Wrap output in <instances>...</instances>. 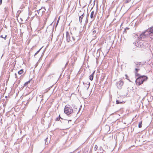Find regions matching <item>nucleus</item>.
<instances>
[{"label":"nucleus","instance_id":"1","mask_svg":"<svg viewBox=\"0 0 153 153\" xmlns=\"http://www.w3.org/2000/svg\"><path fill=\"white\" fill-rule=\"evenodd\" d=\"M147 78V77L145 76H140L136 80V84L138 85H140L144 81L146 80Z\"/></svg>","mask_w":153,"mask_h":153},{"label":"nucleus","instance_id":"2","mask_svg":"<svg viewBox=\"0 0 153 153\" xmlns=\"http://www.w3.org/2000/svg\"><path fill=\"white\" fill-rule=\"evenodd\" d=\"M66 40L68 42H72V44H73L75 43V41L72 35V33L71 32L70 33H69L68 32H66Z\"/></svg>","mask_w":153,"mask_h":153},{"label":"nucleus","instance_id":"3","mask_svg":"<svg viewBox=\"0 0 153 153\" xmlns=\"http://www.w3.org/2000/svg\"><path fill=\"white\" fill-rule=\"evenodd\" d=\"M148 45V43L143 41H138L135 44L136 46L141 48H145Z\"/></svg>","mask_w":153,"mask_h":153},{"label":"nucleus","instance_id":"4","mask_svg":"<svg viewBox=\"0 0 153 153\" xmlns=\"http://www.w3.org/2000/svg\"><path fill=\"white\" fill-rule=\"evenodd\" d=\"M64 112L67 115H70L73 112L72 107L69 105H66L64 109Z\"/></svg>","mask_w":153,"mask_h":153},{"label":"nucleus","instance_id":"5","mask_svg":"<svg viewBox=\"0 0 153 153\" xmlns=\"http://www.w3.org/2000/svg\"><path fill=\"white\" fill-rule=\"evenodd\" d=\"M72 35L74 39L75 43L78 41L80 39L79 33L78 32H74L72 33Z\"/></svg>","mask_w":153,"mask_h":153},{"label":"nucleus","instance_id":"6","mask_svg":"<svg viewBox=\"0 0 153 153\" xmlns=\"http://www.w3.org/2000/svg\"><path fill=\"white\" fill-rule=\"evenodd\" d=\"M148 35L147 30L142 33L139 37H138V39L143 41V39L147 37Z\"/></svg>","mask_w":153,"mask_h":153},{"label":"nucleus","instance_id":"7","mask_svg":"<svg viewBox=\"0 0 153 153\" xmlns=\"http://www.w3.org/2000/svg\"><path fill=\"white\" fill-rule=\"evenodd\" d=\"M45 9L44 7H42L39 10H36L35 12H37V13L38 15L39 16H42L43 13L44 12H45Z\"/></svg>","mask_w":153,"mask_h":153},{"label":"nucleus","instance_id":"8","mask_svg":"<svg viewBox=\"0 0 153 153\" xmlns=\"http://www.w3.org/2000/svg\"><path fill=\"white\" fill-rule=\"evenodd\" d=\"M148 35H149L151 39H153V27H151L147 30Z\"/></svg>","mask_w":153,"mask_h":153},{"label":"nucleus","instance_id":"9","mask_svg":"<svg viewBox=\"0 0 153 153\" xmlns=\"http://www.w3.org/2000/svg\"><path fill=\"white\" fill-rule=\"evenodd\" d=\"M60 119H62V121H61V123H67V124H68L69 123V121H71V120H65V119H62V118H61L60 117V115H59V116L58 117H57L56 118V121H59L60 120Z\"/></svg>","mask_w":153,"mask_h":153},{"label":"nucleus","instance_id":"10","mask_svg":"<svg viewBox=\"0 0 153 153\" xmlns=\"http://www.w3.org/2000/svg\"><path fill=\"white\" fill-rule=\"evenodd\" d=\"M123 82L122 80H120V81L117 82L116 83V85L117 87L119 89H121V88L122 86L123 85Z\"/></svg>","mask_w":153,"mask_h":153},{"label":"nucleus","instance_id":"11","mask_svg":"<svg viewBox=\"0 0 153 153\" xmlns=\"http://www.w3.org/2000/svg\"><path fill=\"white\" fill-rule=\"evenodd\" d=\"M82 12V15H80V14H78V15L79 16V20L80 23L81 24L82 22V20L84 17V13L82 11H80V13Z\"/></svg>","mask_w":153,"mask_h":153},{"label":"nucleus","instance_id":"12","mask_svg":"<svg viewBox=\"0 0 153 153\" xmlns=\"http://www.w3.org/2000/svg\"><path fill=\"white\" fill-rule=\"evenodd\" d=\"M104 79L105 76L104 74L102 76L100 81V82L101 85H103L105 84V81L104 80Z\"/></svg>","mask_w":153,"mask_h":153},{"label":"nucleus","instance_id":"13","mask_svg":"<svg viewBox=\"0 0 153 153\" xmlns=\"http://www.w3.org/2000/svg\"><path fill=\"white\" fill-rule=\"evenodd\" d=\"M96 16V14L94 13V11H93L91 13L90 18L93 20H94L95 19Z\"/></svg>","mask_w":153,"mask_h":153},{"label":"nucleus","instance_id":"14","mask_svg":"<svg viewBox=\"0 0 153 153\" xmlns=\"http://www.w3.org/2000/svg\"><path fill=\"white\" fill-rule=\"evenodd\" d=\"M100 10L101 11H102V15L105 14V5L103 4L102 5H101L100 7Z\"/></svg>","mask_w":153,"mask_h":153},{"label":"nucleus","instance_id":"15","mask_svg":"<svg viewBox=\"0 0 153 153\" xmlns=\"http://www.w3.org/2000/svg\"><path fill=\"white\" fill-rule=\"evenodd\" d=\"M95 71L93 72L92 73L91 75L89 76V79L91 80H93L94 78V73Z\"/></svg>","mask_w":153,"mask_h":153},{"label":"nucleus","instance_id":"16","mask_svg":"<svg viewBox=\"0 0 153 153\" xmlns=\"http://www.w3.org/2000/svg\"><path fill=\"white\" fill-rule=\"evenodd\" d=\"M134 63H135V67L136 68H138L139 65H140V64L141 63V62H134Z\"/></svg>","mask_w":153,"mask_h":153},{"label":"nucleus","instance_id":"17","mask_svg":"<svg viewBox=\"0 0 153 153\" xmlns=\"http://www.w3.org/2000/svg\"><path fill=\"white\" fill-rule=\"evenodd\" d=\"M110 129V126L108 125H106V130L107 129L108 131L107 132L108 133V134H109L110 133V132H109Z\"/></svg>","mask_w":153,"mask_h":153},{"label":"nucleus","instance_id":"18","mask_svg":"<svg viewBox=\"0 0 153 153\" xmlns=\"http://www.w3.org/2000/svg\"><path fill=\"white\" fill-rule=\"evenodd\" d=\"M97 29H93V35H94V36H95V35L94 34H95L96 33V32L97 31Z\"/></svg>","mask_w":153,"mask_h":153},{"label":"nucleus","instance_id":"19","mask_svg":"<svg viewBox=\"0 0 153 153\" xmlns=\"http://www.w3.org/2000/svg\"><path fill=\"white\" fill-rule=\"evenodd\" d=\"M103 150L102 148H100L99 150V151L97 153H102L103 152Z\"/></svg>","mask_w":153,"mask_h":153},{"label":"nucleus","instance_id":"20","mask_svg":"<svg viewBox=\"0 0 153 153\" xmlns=\"http://www.w3.org/2000/svg\"><path fill=\"white\" fill-rule=\"evenodd\" d=\"M23 69H21L18 72V73L19 74H22L23 73Z\"/></svg>","mask_w":153,"mask_h":153},{"label":"nucleus","instance_id":"21","mask_svg":"<svg viewBox=\"0 0 153 153\" xmlns=\"http://www.w3.org/2000/svg\"><path fill=\"white\" fill-rule=\"evenodd\" d=\"M0 37L1 38H3L4 39V40H5L6 39L7 35H5L4 36H3L2 35H1L0 36Z\"/></svg>","mask_w":153,"mask_h":153},{"label":"nucleus","instance_id":"22","mask_svg":"<svg viewBox=\"0 0 153 153\" xmlns=\"http://www.w3.org/2000/svg\"><path fill=\"white\" fill-rule=\"evenodd\" d=\"M142 122H140L138 124V127L140 128L142 127Z\"/></svg>","mask_w":153,"mask_h":153},{"label":"nucleus","instance_id":"23","mask_svg":"<svg viewBox=\"0 0 153 153\" xmlns=\"http://www.w3.org/2000/svg\"><path fill=\"white\" fill-rule=\"evenodd\" d=\"M30 82V81H29L26 82L25 84H24V85L25 86H26L28 83H29Z\"/></svg>","mask_w":153,"mask_h":153},{"label":"nucleus","instance_id":"24","mask_svg":"<svg viewBox=\"0 0 153 153\" xmlns=\"http://www.w3.org/2000/svg\"><path fill=\"white\" fill-rule=\"evenodd\" d=\"M122 102H120L118 100H117L116 101V103L117 104L121 103Z\"/></svg>","mask_w":153,"mask_h":153},{"label":"nucleus","instance_id":"25","mask_svg":"<svg viewBox=\"0 0 153 153\" xmlns=\"http://www.w3.org/2000/svg\"><path fill=\"white\" fill-rule=\"evenodd\" d=\"M131 1V0H126L125 1V2L126 3H127L130 2Z\"/></svg>","mask_w":153,"mask_h":153},{"label":"nucleus","instance_id":"26","mask_svg":"<svg viewBox=\"0 0 153 153\" xmlns=\"http://www.w3.org/2000/svg\"><path fill=\"white\" fill-rule=\"evenodd\" d=\"M88 17L87 16V17H86V20H85V23L86 24H87L88 23Z\"/></svg>","mask_w":153,"mask_h":153},{"label":"nucleus","instance_id":"27","mask_svg":"<svg viewBox=\"0 0 153 153\" xmlns=\"http://www.w3.org/2000/svg\"><path fill=\"white\" fill-rule=\"evenodd\" d=\"M97 145H95V147H94V150H96L97 149Z\"/></svg>","mask_w":153,"mask_h":153},{"label":"nucleus","instance_id":"28","mask_svg":"<svg viewBox=\"0 0 153 153\" xmlns=\"http://www.w3.org/2000/svg\"><path fill=\"white\" fill-rule=\"evenodd\" d=\"M135 76H138V77L139 76H140V75L139 74L137 73V72L136 73V72H135Z\"/></svg>","mask_w":153,"mask_h":153},{"label":"nucleus","instance_id":"29","mask_svg":"<svg viewBox=\"0 0 153 153\" xmlns=\"http://www.w3.org/2000/svg\"><path fill=\"white\" fill-rule=\"evenodd\" d=\"M139 70V69H137V68H135V72H136V73L137 72H138V71Z\"/></svg>","mask_w":153,"mask_h":153},{"label":"nucleus","instance_id":"30","mask_svg":"<svg viewBox=\"0 0 153 153\" xmlns=\"http://www.w3.org/2000/svg\"><path fill=\"white\" fill-rule=\"evenodd\" d=\"M41 48H40L39 50L34 55L35 56L36 54H37L39 52V51L41 50Z\"/></svg>","mask_w":153,"mask_h":153},{"label":"nucleus","instance_id":"31","mask_svg":"<svg viewBox=\"0 0 153 153\" xmlns=\"http://www.w3.org/2000/svg\"><path fill=\"white\" fill-rule=\"evenodd\" d=\"M125 76L126 77V78L127 79H128V80H129V79H128V76H127V74H125Z\"/></svg>","mask_w":153,"mask_h":153},{"label":"nucleus","instance_id":"32","mask_svg":"<svg viewBox=\"0 0 153 153\" xmlns=\"http://www.w3.org/2000/svg\"><path fill=\"white\" fill-rule=\"evenodd\" d=\"M109 138H110V140L112 139V135L108 137Z\"/></svg>","mask_w":153,"mask_h":153},{"label":"nucleus","instance_id":"33","mask_svg":"<svg viewBox=\"0 0 153 153\" xmlns=\"http://www.w3.org/2000/svg\"><path fill=\"white\" fill-rule=\"evenodd\" d=\"M47 139V138H46V139H45V144H48V143L47 142V140L46 141V140Z\"/></svg>","mask_w":153,"mask_h":153},{"label":"nucleus","instance_id":"34","mask_svg":"<svg viewBox=\"0 0 153 153\" xmlns=\"http://www.w3.org/2000/svg\"><path fill=\"white\" fill-rule=\"evenodd\" d=\"M60 18V17H59L58 18V20L57 21L56 25L58 24V22H59Z\"/></svg>","mask_w":153,"mask_h":153},{"label":"nucleus","instance_id":"35","mask_svg":"<svg viewBox=\"0 0 153 153\" xmlns=\"http://www.w3.org/2000/svg\"><path fill=\"white\" fill-rule=\"evenodd\" d=\"M87 83H88V88H87V89H88V88H89V86H90V82H87Z\"/></svg>","mask_w":153,"mask_h":153},{"label":"nucleus","instance_id":"36","mask_svg":"<svg viewBox=\"0 0 153 153\" xmlns=\"http://www.w3.org/2000/svg\"><path fill=\"white\" fill-rule=\"evenodd\" d=\"M15 78H17V74L16 73H15Z\"/></svg>","mask_w":153,"mask_h":153},{"label":"nucleus","instance_id":"37","mask_svg":"<svg viewBox=\"0 0 153 153\" xmlns=\"http://www.w3.org/2000/svg\"><path fill=\"white\" fill-rule=\"evenodd\" d=\"M68 62H67V63H66V64L65 65V67H66V65H68Z\"/></svg>","mask_w":153,"mask_h":153},{"label":"nucleus","instance_id":"38","mask_svg":"<svg viewBox=\"0 0 153 153\" xmlns=\"http://www.w3.org/2000/svg\"><path fill=\"white\" fill-rule=\"evenodd\" d=\"M2 3V0H0V4H1Z\"/></svg>","mask_w":153,"mask_h":153},{"label":"nucleus","instance_id":"39","mask_svg":"<svg viewBox=\"0 0 153 153\" xmlns=\"http://www.w3.org/2000/svg\"><path fill=\"white\" fill-rule=\"evenodd\" d=\"M78 14H80V15H82V12L80 13V11L79 12V13Z\"/></svg>","mask_w":153,"mask_h":153},{"label":"nucleus","instance_id":"40","mask_svg":"<svg viewBox=\"0 0 153 153\" xmlns=\"http://www.w3.org/2000/svg\"><path fill=\"white\" fill-rule=\"evenodd\" d=\"M35 15H37V14H35Z\"/></svg>","mask_w":153,"mask_h":153},{"label":"nucleus","instance_id":"41","mask_svg":"<svg viewBox=\"0 0 153 153\" xmlns=\"http://www.w3.org/2000/svg\"><path fill=\"white\" fill-rule=\"evenodd\" d=\"M70 153H72V152H70Z\"/></svg>","mask_w":153,"mask_h":153}]
</instances>
